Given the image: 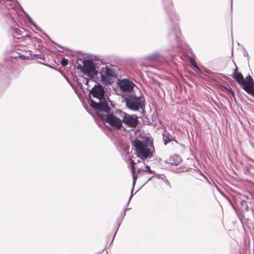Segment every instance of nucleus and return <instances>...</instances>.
<instances>
[{"label":"nucleus","instance_id":"1","mask_svg":"<svg viewBox=\"0 0 254 254\" xmlns=\"http://www.w3.org/2000/svg\"><path fill=\"white\" fill-rule=\"evenodd\" d=\"M149 138L146 137L145 142H142L136 138L132 141V144L135 148V154L142 160L147 159L152 156L151 147H153V142H149Z\"/></svg>","mask_w":254,"mask_h":254},{"label":"nucleus","instance_id":"2","mask_svg":"<svg viewBox=\"0 0 254 254\" xmlns=\"http://www.w3.org/2000/svg\"><path fill=\"white\" fill-rule=\"evenodd\" d=\"M1 7H5V9L8 11L6 13V16H22L21 13L23 12L24 16H29L28 13L25 12L22 6L15 0H0Z\"/></svg>","mask_w":254,"mask_h":254},{"label":"nucleus","instance_id":"3","mask_svg":"<svg viewBox=\"0 0 254 254\" xmlns=\"http://www.w3.org/2000/svg\"><path fill=\"white\" fill-rule=\"evenodd\" d=\"M83 66L78 65L77 68L80 69L84 75L92 77L97 74L98 72L95 69L93 61L90 60H84L83 62Z\"/></svg>","mask_w":254,"mask_h":254},{"label":"nucleus","instance_id":"4","mask_svg":"<svg viewBox=\"0 0 254 254\" xmlns=\"http://www.w3.org/2000/svg\"><path fill=\"white\" fill-rule=\"evenodd\" d=\"M127 106L130 110L138 111L142 108L143 99L141 97L129 96L126 98Z\"/></svg>","mask_w":254,"mask_h":254},{"label":"nucleus","instance_id":"5","mask_svg":"<svg viewBox=\"0 0 254 254\" xmlns=\"http://www.w3.org/2000/svg\"><path fill=\"white\" fill-rule=\"evenodd\" d=\"M112 127L116 129H120L122 127V122L118 117L113 114H108L105 119Z\"/></svg>","mask_w":254,"mask_h":254},{"label":"nucleus","instance_id":"6","mask_svg":"<svg viewBox=\"0 0 254 254\" xmlns=\"http://www.w3.org/2000/svg\"><path fill=\"white\" fill-rule=\"evenodd\" d=\"M101 74L102 81L107 83H111L110 77H114L116 76L115 72L108 67L102 68L101 71Z\"/></svg>","mask_w":254,"mask_h":254},{"label":"nucleus","instance_id":"7","mask_svg":"<svg viewBox=\"0 0 254 254\" xmlns=\"http://www.w3.org/2000/svg\"><path fill=\"white\" fill-rule=\"evenodd\" d=\"M244 83L242 86L243 89L248 94L254 97V81L252 76H247L246 79H244Z\"/></svg>","mask_w":254,"mask_h":254},{"label":"nucleus","instance_id":"8","mask_svg":"<svg viewBox=\"0 0 254 254\" xmlns=\"http://www.w3.org/2000/svg\"><path fill=\"white\" fill-rule=\"evenodd\" d=\"M123 122L130 127H135L138 123L136 116L130 115L126 113L125 114L123 118Z\"/></svg>","mask_w":254,"mask_h":254},{"label":"nucleus","instance_id":"9","mask_svg":"<svg viewBox=\"0 0 254 254\" xmlns=\"http://www.w3.org/2000/svg\"><path fill=\"white\" fill-rule=\"evenodd\" d=\"M91 93L94 97L101 100L104 97L105 90L101 85H95L91 90Z\"/></svg>","mask_w":254,"mask_h":254},{"label":"nucleus","instance_id":"10","mask_svg":"<svg viewBox=\"0 0 254 254\" xmlns=\"http://www.w3.org/2000/svg\"><path fill=\"white\" fill-rule=\"evenodd\" d=\"M134 84L127 79H123L120 82V87L124 92H130L133 90Z\"/></svg>","mask_w":254,"mask_h":254},{"label":"nucleus","instance_id":"11","mask_svg":"<svg viewBox=\"0 0 254 254\" xmlns=\"http://www.w3.org/2000/svg\"><path fill=\"white\" fill-rule=\"evenodd\" d=\"M162 1L167 14L169 15L174 14V6L172 0H162Z\"/></svg>","mask_w":254,"mask_h":254},{"label":"nucleus","instance_id":"12","mask_svg":"<svg viewBox=\"0 0 254 254\" xmlns=\"http://www.w3.org/2000/svg\"><path fill=\"white\" fill-rule=\"evenodd\" d=\"M235 69L233 72L232 77L237 82V83L242 87L243 84L244 83V78L243 75L238 72V68L235 64Z\"/></svg>","mask_w":254,"mask_h":254},{"label":"nucleus","instance_id":"13","mask_svg":"<svg viewBox=\"0 0 254 254\" xmlns=\"http://www.w3.org/2000/svg\"><path fill=\"white\" fill-rule=\"evenodd\" d=\"M182 161L181 158L177 155H171L168 159V163L173 165H178Z\"/></svg>","mask_w":254,"mask_h":254},{"label":"nucleus","instance_id":"14","mask_svg":"<svg viewBox=\"0 0 254 254\" xmlns=\"http://www.w3.org/2000/svg\"><path fill=\"white\" fill-rule=\"evenodd\" d=\"M163 138L165 144H167L171 141L175 140V137L174 136L171 135L169 132L166 131L163 134Z\"/></svg>","mask_w":254,"mask_h":254},{"label":"nucleus","instance_id":"15","mask_svg":"<svg viewBox=\"0 0 254 254\" xmlns=\"http://www.w3.org/2000/svg\"><path fill=\"white\" fill-rule=\"evenodd\" d=\"M129 161L130 162V167H131L133 179L134 181H135L137 178V175H136L135 171V163L131 158H129Z\"/></svg>","mask_w":254,"mask_h":254},{"label":"nucleus","instance_id":"16","mask_svg":"<svg viewBox=\"0 0 254 254\" xmlns=\"http://www.w3.org/2000/svg\"><path fill=\"white\" fill-rule=\"evenodd\" d=\"M90 106L97 110L102 111L103 110L102 105L100 103H96L93 100L91 101Z\"/></svg>","mask_w":254,"mask_h":254},{"label":"nucleus","instance_id":"17","mask_svg":"<svg viewBox=\"0 0 254 254\" xmlns=\"http://www.w3.org/2000/svg\"><path fill=\"white\" fill-rule=\"evenodd\" d=\"M189 60L191 64L196 69L199 70V68L198 67L196 62L193 58L190 57L189 58Z\"/></svg>","mask_w":254,"mask_h":254},{"label":"nucleus","instance_id":"18","mask_svg":"<svg viewBox=\"0 0 254 254\" xmlns=\"http://www.w3.org/2000/svg\"><path fill=\"white\" fill-rule=\"evenodd\" d=\"M142 171L147 172L149 174H153V172L151 171L150 167L149 166H145L144 168L142 169Z\"/></svg>","mask_w":254,"mask_h":254},{"label":"nucleus","instance_id":"19","mask_svg":"<svg viewBox=\"0 0 254 254\" xmlns=\"http://www.w3.org/2000/svg\"><path fill=\"white\" fill-rule=\"evenodd\" d=\"M61 63L63 66H66L68 64V61L65 58H63L62 59Z\"/></svg>","mask_w":254,"mask_h":254},{"label":"nucleus","instance_id":"20","mask_svg":"<svg viewBox=\"0 0 254 254\" xmlns=\"http://www.w3.org/2000/svg\"><path fill=\"white\" fill-rule=\"evenodd\" d=\"M29 21L37 29H38L37 25L33 22L32 20L31 17L30 16L28 17Z\"/></svg>","mask_w":254,"mask_h":254},{"label":"nucleus","instance_id":"21","mask_svg":"<svg viewBox=\"0 0 254 254\" xmlns=\"http://www.w3.org/2000/svg\"><path fill=\"white\" fill-rule=\"evenodd\" d=\"M227 90L228 91V92L233 96H234V93L233 92V89L230 88H227Z\"/></svg>","mask_w":254,"mask_h":254},{"label":"nucleus","instance_id":"22","mask_svg":"<svg viewBox=\"0 0 254 254\" xmlns=\"http://www.w3.org/2000/svg\"><path fill=\"white\" fill-rule=\"evenodd\" d=\"M141 171H142V169H141V168L138 169V171H137V172L138 173H140L141 172Z\"/></svg>","mask_w":254,"mask_h":254},{"label":"nucleus","instance_id":"23","mask_svg":"<svg viewBox=\"0 0 254 254\" xmlns=\"http://www.w3.org/2000/svg\"><path fill=\"white\" fill-rule=\"evenodd\" d=\"M232 5V0H231V6Z\"/></svg>","mask_w":254,"mask_h":254}]
</instances>
